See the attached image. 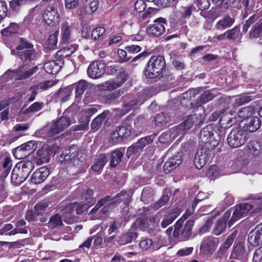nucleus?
<instances>
[{"label":"nucleus","instance_id":"ea45409f","mask_svg":"<svg viewBox=\"0 0 262 262\" xmlns=\"http://www.w3.org/2000/svg\"><path fill=\"white\" fill-rule=\"evenodd\" d=\"M144 99H142L138 100H130L128 101H124L123 105V110L124 111V113H126L130 111L131 109L134 108L137 105H140L143 103Z\"/></svg>","mask_w":262,"mask_h":262},{"label":"nucleus","instance_id":"4c0bfd02","mask_svg":"<svg viewBox=\"0 0 262 262\" xmlns=\"http://www.w3.org/2000/svg\"><path fill=\"white\" fill-rule=\"evenodd\" d=\"M234 22L233 18L229 16H225L216 23L215 28L217 30L225 29L231 26Z\"/></svg>","mask_w":262,"mask_h":262},{"label":"nucleus","instance_id":"aec40b11","mask_svg":"<svg viewBox=\"0 0 262 262\" xmlns=\"http://www.w3.org/2000/svg\"><path fill=\"white\" fill-rule=\"evenodd\" d=\"M227 111V110L225 111L224 115H222L220 119V124L221 125H224V126L222 127L220 130H219V132L222 134V136L223 137L225 134V130L223 128H229L237 121V118L236 117H232L233 115L230 111Z\"/></svg>","mask_w":262,"mask_h":262},{"label":"nucleus","instance_id":"bf43d9fd","mask_svg":"<svg viewBox=\"0 0 262 262\" xmlns=\"http://www.w3.org/2000/svg\"><path fill=\"white\" fill-rule=\"evenodd\" d=\"M105 32V29L103 27H97L94 29L92 32L91 36L94 40H96L101 37Z\"/></svg>","mask_w":262,"mask_h":262},{"label":"nucleus","instance_id":"39448f33","mask_svg":"<svg viewBox=\"0 0 262 262\" xmlns=\"http://www.w3.org/2000/svg\"><path fill=\"white\" fill-rule=\"evenodd\" d=\"M199 137L200 142L204 144L203 146L214 148L218 145L223 136H222V134L219 132L217 137H214L212 126L208 125L201 129Z\"/></svg>","mask_w":262,"mask_h":262},{"label":"nucleus","instance_id":"423d86ee","mask_svg":"<svg viewBox=\"0 0 262 262\" xmlns=\"http://www.w3.org/2000/svg\"><path fill=\"white\" fill-rule=\"evenodd\" d=\"M184 220L180 219L175 224L173 235L181 241L188 239L191 235V229L194 225L193 220L188 221L183 225Z\"/></svg>","mask_w":262,"mask_h":262},{"label":"nucleus","instance_id":"8fccbe9b","mask_svg":"<svg viewBox=\"0 0 262 262\" xmlns=\"http://www.w3.org/2000/svg\"><path fill=\"white\" fill-rule=\"evenodd\" d=\"M18 30V25L15 23H12L9 27L2 31L1 33L2 35L7 36L12 34L16 33Z\"/></svg>","mask_w":262,"mask_h":262},{"label":"nucleus","instance_id":"2eb2a0df","mask_svg":"<svg viewBox=\"0 0 262 262\" xmlns=\"http://www.w3.org/2000/svg\"><path fill=\"white\" fill-rule=\"evenodd\" d=\"M105 66L103 62L95 61L89 65L87 69V73L91 78H98L105 73Z\"/></svg>","mask_w":262,"mask_h":262},{"label":"nucleus","instance_id":"338daca9","mask_svg":"<svg viewBox=\"0 0 262 262\" xmlns=\"http://www.w3.org/2000/svg\"><path fill=\"white\" fill-rule=\"evenodd\" d=\"M127 51L122 50V49H118V55L119 57V62L120 63H123L124 62L128 61L131 59V57L127 56Z\"/></svg>","mask_w":262,"mask_h":262},{"label":"nucleus","instance_id":"e2e57ef3","mask_svg":"<svg viewBox=\"0 0 262 262\" xmlns=\"http://www.w3.org/2000/svg\"><path fill=\"white\" fill-rule=\"evenodd\" d=\"M86 7L89 12H94L98 8V0H85Z\"/></svg>","mask_w":262,"mask_h":262},{"label":"nucleus","instance_id":"cd10ccee","mask_svg":"<svg viewBox=\"0 0 262 262\" xmlns=\"http://www.w3.org/2000/svg\"><path fill=\"white\" fill-rule=\"evenodd\" d=\"M245 121L244 128L246 131L253 132L258 129L260 126V120L257 117L252 116Z\"/></svg>","mask_w":262,"mask_h":262},{"label":"nucleus","instance_id":"393cba45","mask_svg":"<svg viewBox=\"0 0 262 262\" xmlns=\"http://www.w3.org/2000/svg\"><path fill=\"white\" fill-rule=\"evenodd\" d=\"M62 64L63 62L60 60H51L44 64L43 68L47 73L55 74L60 70Z\"/></svg>","mask_w":262,"mask_h":262},{"label":"nucleus","instance_id":"20e7f679","mask_svg":"<svg viewBox=\"0 0 262 262\" xmlns=\"http://www.w3.org/2000/svg\"><path fill=\"white\" fill-rule=\"evenodd\" d=\"M165 66V61L163 57L152 56L144 69V75L148 78H156L162 73Z\"/></svg>","mask_w":262,"mask_h":262},{"label":"nucleus","instance_id":"7ed1b4c3","mask_svg":"<svg viewBox=\"0 0 262 262\" xmlns=\"http://www.w3.org/2000/svg\"><path fill=\"white\" fill-rule=\"evenodd\" d=\"M33 168L34 164L31 161L17 164L12 172V182L17 185L20 184L28 177Z\"/></svg>","mask_w":262,"mask_h":262},{"label":"nucleus","instance_id":"4be33fe9","mask_svg":"<svg viewBox=\"0 0 262 262\" xmlns=\"http://www.w3.org/2000/svg\"><path fill=\"white\" fill-rule=\"evenodd\" d=\"M50 174L49 170L45 167H42L36 170L32 175L31 182L33 183L37 184L43 182Z\"/></svg>","mask_w":262,"mask_h":262},{"label":"nucleus","instance_id":"473e14b6","mask_svg":"<svg viewBox=\"0 0 262 262\" xmlns=\"http://www.w3.org/2000/svg\"><path fill=\"white\" fill-rule=\"evenodd\" d=\"M123 152L120 149L113 151L110 155V166L112 167L117 166L121 161Z\"/></svg>","mask_w":262,"mask_h":262},{"label":"nucleus","instance_id":"1a4fd4ad","mask_svg":"<svg viewBox=\"0 0 262 262\" xmlns=\"http://www.w3.org/2000/svg\"><path fill=\"white\" fill-rule=\"evenodd\" d=\"M117 70L118 72L117 76L115 78L110 79L103 84L104 90L113 91L121 86L126 80L128 75L125 69L123 68H120Z\"/></svg>","mask_w":262,"mask_h":262},{"label":"nucleus","instance_id":"a878e982","mask_svg":"<svg viewBox=\"0 0 262 262\" xmlns=\"http://www.w3.org/2000/svg\"><path fill=\"white\" fill-rule=\"evenodd\" d=\"M195 8L193 5L181 6L175 11L176 16L181 19H186L190 17Z\"/></svg>","mask_w":262,"mask_h":262},{"label":"nucleus","instance_id":"49530a36","mask_svg":"<svg viewBox=\"0 0 262 262\" xmlns=\"http://www.w3.org/2000/svg\"><path fill=\"white\" fill-rule=\"evenodd\" d=\"M169 117L163 113L157 114L154 119L155 124L156 126L161 127L169 121Z\"/></svg>","mask_w":262,"mask_h":262},{"label":"nucleus","instance_id":"13d9d810","mask_svg":"<svg viewBox=\"0 0 262 262\" xmlns=\"http://www.w3.org/2000/svg\"><path fill=\"white\" fill-rule=\"evenodd\" d=\"M185 131L186 130L183 127V125L180 124V125L174 127L170 132H169V134L171 140H172L177 136L181 134L183 135Z\"/></svg>","mask_w":262,"mask_h":262},{"label":"nucleus","instance_id":"c9c22d12","mask_svg":"<svg viewBox=\"0 0 262 262\" xmlns=\"http://www.w3.org/2000/svg\"><path fill=\"white\" fill-rule=\"evenodd\" d=\"M93 191L91 189H88L83 192L82 195V203L87 204L89 206L94 205L96 202V199L93 197Z\"/></svg>","mask_w":262,"mask_h":262},{"label":"nucleus","instance_id":"0e129e2a","mask_svg":"<svg viewBox=\"0 0 262 262\" xmlns=\"http://www.w3.org/2000/svg\"><path fill=\"white\" fill-rule=\"evenodd\" d=\"M121 141L120 135L119 134V132L117 128H116L115 130L113 131L110 136L109 142L113 144H116Z\"/></svg>","mask_w":262,"mask_h":262},{"label":"nucleus","instance_id":"a19ab883","mask_svg":"<svg viewBox=\"0 0 262 262\" xmlns=\"http://www.w3.org/2000/svg\"><path fill=\"white\" fill-rule=\"evenodd\" d=\"M107 162V159L104 154L100 155L94 164L92 166V169L95 172H99L103 168Z\"/></svg>","mask_w":262,"mask_h":262},{"label":"nucleus","instance_id":"c85d7f7f","mask_svg":"<svg viewBox=\"0 0 262 262\" xmlns=\"http://www.w3.org/2000/svg\"><path fill=\"white\" fill-rule=\"evenodd\" d=\"M248 241L250 245L253 246L262 244V235L260 232L258 231L257 227L249 233Z\"/></svg>","mask_w":262,"mask_h":262},{"label":"nucleus","instance_id":"2f4dec72","mask_svg":"<svg viewBox=\"0 0 262 262\" xmlns=\"http://www.w3.org/2000/svg\"><path fill=\"white\" fill-rule=\"evenodd\" d=\"M137 236L138 235L137 232L129 231L119 237L117 242L120 245H123L131 243L132 241L135 239Z\"/></svg>","mask_w":262,"mask_h":262},{"label":"nucleus","instance_id":"37998d69","mask_svg":"<svg viewBox=\"0 0 262 262\" xmlns=\"http://www.w3.org/2000/svg\"><path fill=\"white\" fill-rule=\"evenodd\" d=\"M44 103L42 102H35L32 103L27 109H26L24 114H30L35 113L41 110L44 106Z\"/></svg>","mask_w":262,"mask_h":262},{"label":"nucleus","instance_id":"6e6552de","mask_svg":"<svg viewBox=\"0 0 262 262\" xmlns=\"http://www.w3.org/2000/svg\"><path fill=\"white\" fill-rule=\"evenodd\" d=\"M213 149L203 146L198 150L194 159V164L196 168L201 169L206 164L213 154Z\"/></svg>","mask_w":262,"mask_h":262},{"label":"nucleus","instance_id":"ddd939ff","mask_svg":"<svg viewBox=\"0 0 262 262\" xmlns=\"http://www.w3.org/2000/svg\"><path fill=\"white\" fill-rule=\"evenodd\" d=\"M78 149L76 147L72 146L66 150L65 154L61 156V158H63L61 161H64L74 167H80L82 164L83 161L78 157Z\"/></svg>","mask_w":262,"mask_h":262},{"label":"nucleus","instance_id":"dca6fc26","mask_svg":"<svg viewBox=\"0 0 262 262\" xmlns=\"http://www.w3.org/2000/svg\"><path fill=\"white\" fill-rule=\"evenodd\" d=\"M154 23V25L147 28V33L156 36L161 35L165 31L164 25L166 24V20L162 17H159L155 20Z\"/></svg>","mask_w":262,"mask_h":262},{"label":"nucleus","instance_id":"f704fd0d","mask_svg":"<svg viewBox=\"0 0 262 262\" xmlns=\"http://www.w3.org/2000/svg\"><path fill=\"white\" fill-rule=\"evenodd\" d=\"M108 113V111H104L102 113L97 116L91 123L92 129L95 130H98L101 126Z\"/></svg>","mask_w":262,"mask_h":262},{"label":"nucleus","instance_id":"c03bdc74","mask_svg":"<svg viewBox=\"0 0 262 262\" xmlns=\"http://www.w3.org/2000/svg\"><path fill=\"white\" fill-rule=\"evenodd\" d=\"M76 85V97H78L81 96L88 87V83L84 80H80L78 81Z\"/></svg>","mask_w":262,"mask_h":262},{"label":"nucleus","instance_id":"9b49d317","mask_svg":"<svg viewBox=\"0 0 262 262\" xmlns=\"http://www.w3.org/2000/svg\"><path fill=\"white\" fill-rule=\"evenodd\" d=\"M43 21L48 26H54L58 24L60 15L57 9L53 6H47L42 14Z\"/></svg>","mask_w":262,"mask_h":262},{"label":"nucleus","instance_id":"79ce46f5","mask_svg":"<svg viewBox=\"0 0 262 262\" xmlns=\"http://www.w3.org/2000/svg\"><path fill=\"white\" fill-rule=\"evenodd\" d=\"M253 114L254 108L251 106L243 107L238 112V116L239 118L243 119L245 121L250 117H252Z\"/></svg>","mask_w":262,"mask_h":262},{"label":"nucleus","instance_id":"bb28decb","mask_svg":"<svg viewBox=\"0 0 262 262\" xmlns=\"http://www.w3.org/2000/svg\"><path fill=\"white\" fill-rule=\"evenodd\" d=\"M74 28L72 25L67 21H64L61 24V35L62 41L64 43L68 42L71 39L72 34Z\"/></svg>","mask_w":262,"mask_h":262},{"label":"nucleus","instance_id":"b1692460","mask_svg":"<svg viewBox=\"0 0 262 262\" xmlns=\"http://www.w3.org/2000/svg\"><path fill=\"white\" fill-rule=\"evenodd\" d=\"M76 206V203H70L63 209V219L65 223L70 224L74 222L75 216L73 213Z\"/></svg>","mask_w":262,"mask_h":262},{"label":"nucleus","instance_id":"0eeeda50","mask_svg":"<svg viewBox=\"0 0 262 262\" xmlns=\"http://www.w3.org/2000/svg\"><path fill=\"white\" fill-rule=\"evenodd\" d=\"M248 138L247 132L240 127L233 128L227 137L228 145L237 148L244 145Z\"/></svg>","mask_w":262,"mask_h":262},{"label":"nucleus","instance_id":"680f3d73","mask_svg":"<svg viewBox=\"0 0 262 262\" xmlns=\"http://www.w3.org/2000/svg\"><path fill=\"white\" fill-rule=\"evenodd\" d=\"M262 30V20H259L254 26L253 31L250 34L251 37H258Z\"/></svg>","mask_w":262,"mask_h":262},{"label":"nucleus","instance_id":"774afa93","mask_svg":"<svg viewBox=\"0 0 262 262\" xmlns=\"http://www.w3.org/2000/svg\"><path fill=\"white\" fill-rule=\"evenodd\" d=\"M169 199V198L167 194L162 195L161 198L154 204V209L157 210L164 206L168 201Z\"/></svg>","mask_w":262,"mask_h":262},{"label":"nucleus","instance_id":"864d4df0","mask_svg":"<svg viewBox=\"0 0 262 262\" xmlns=\"http://www.w3.org/2000/svg\"><path fill=\"white\" fill-rule=\"evenodd\" d=\"M226 38L229 40H235L239 35V29L238 27H235L232 29L229 30L225 32Z\"/></svg>","mask_w":262,"mask_h":262},{"label":"nucleus","instance_id":"9d476101","mask_svg":"<svg viewBox=\"0 0 262 262\" xmlns=\"http://www.w3.org/2000/svg\"><path fill=\"white\" fill-rule=\"evenodd\" d=\"M205 118V114L204 108L199 107L197 108L196 113L189 115L181 124L186 131L190 129L193 125H200L203 123Z\"/></svg>","mask_w":262,"mask_h":262},{"label":"nucleus","instance_id":"58836bf2","mask_svg":"<svg viewBox=\"0 0 262 262\" xmlns=\"http://www.w3.org/2000/svg\"><path fill=\"white\" fill-rule=\"evenodd\" d=\"M178 215V213L176 211H171L167 214L164 215L161 222V226L165 228L169 224L172 223L173 221L177 217Z\"/></svg>","mask_w":262,"mask_h":262},{"label":"nucleus","instance_id":"412c9836","mask_svg":"<svg viewBox=\"0 0 262 262\" xmlns=\"http://www.w3.org/2000/svg\"><path fill=\"white\" fill-rule=\"evenodd\" d=\"M215 247V242L214 239L210 237H206L201 243L200 250L204 254H212Z\"/></svg>","mask_w":262,"mask_h":262},{"label":"nucleus","instance_id":"4d7b16f0","mask_svg":"<svg viewBox=\"0 0 262 262\" xmlns=\"http://www.w3.org/2000/svg\"><path fill=\"white\" fill-rule=\"evenodd\" d=\"M38 70V68L37 66L34 67L33 68L20 74L19 77L17 79L23 80L28 78L36 73Z\"/></svg>","mask_w":262,"mask_h":262},{"label":"nucleus","instance_id":"f3484780","mask_svg":"<svg viewBox=\"0 0 262 262\" xmlns=\"http://www.w3.org/2000/svg\"><path fill=\"white\" fill-rule=\"evenodd\" d=\"M51 152V148L48 145H44L36 152L34 161L38 165L48 163L50 161V156Z\"/></svg>","mask_w":262,"mask_h":262},{"label":"nucleus","instance_id":"5fc2aeb1","mask_svg":"<svg viewBox=\"0 0 262 262\" xmlns=\"http://www.w3.org/2000/svg\"><path fill=\"white\" fill-rule=\"evenodd\" d=\"M130 198L131 195L130 193L127 192L125 190L121 191L120 193L117 194L114 197V198H120V200L118 202V203L121 201H123L124 203L126 205L128 204L129 203Z\"/></svg>","mask_w":262,"mask_h":262},{"label":"nucleus","instance_id":"c756f323","mask_svg":"<svg viewBox=\"0 0 262 262\" xmlns=\"http://www.w3.org/2000/svg\"><path fill=\"white\" fill-rule=\"evenodd\" d=\"M198 91L196 90H190L187 92L184 93L182 98L181 99V104L186 107H188L189 106L193 105L192 101V98L194 95L198 94Z\"/></svg>","mask_w":262,"mask_h":262},{"label":"nucleus","instance_id":"052dcab7","mask_svg":"<svg viewBox=\"0 0 262 262\" xmlns=\"http://www.w3.org/2000/svg\"><path fill=\"white\" fill-rule=\"evenodd\" d=\"M247 150L250 156H257L260 152L259 146L257 144L249 143L247 146Z\"/></svg>","mask_w":262,"mask_h":262},{"label":"nucleus","instance_id":"69168bd1","mask_svg":"<svg viewBox=\"0 0 262 262\" xmlns=\"http://www.w3.org/2000/svg\"><path fill=\"white\" fill-rule=\"evenodd\" d=\"M236 236V233H233L231 234L230 235L228 236L225 242L223 245H221L220 247L225 249V250H228V249L230 248L232 244L233 243L234 238Z\"/></svg>","mask_w":262,"mask_h":262},{"label":"nucleus","instance_id":"f257e3e1","mask_svg":"<svg viewBox=\"0 0 262 262\" xmlns=\"http://www.w3.org/2000/svg\"><path fill=\"white\" fill-rule=\"evenodd\" d=\"M253 207L250 204L243 203L232 209V214L231 210L226 211L223 216L215 223L213 233L216 235L222 234L226 228L227 222L229 227H231L235 222L245 217Z\"/></svg>","mask_w":262,"mask_h":262},{"label":"nucleus","instance_id":"09e8293b","mask_svg":"<svg viewBox=\"0 0 262 262\" xmlns=\"http://www.w3.org/2000/svg\"><path fill=\"white\" fill-rule=\"evenodd\" d=\"M29 2L28 0H12L9 3L11 9L14 12L19 11L21 6Z\"/></svg>","mask_w":262,"mask_h":262},{"label":"nucleus","instance_id":"4468645a","mask_svg":"<svg viewBox=\"0 0 262 262\" xmlns=\"http://www.w3.org/2000/svg\"><path fill=\"white\" fill-rule=\"evenodd\" d=\"M71 124V120L63 115L53 122L49 131V135L53 136L66 129Z\"/></svg>","mask_w":262,"mask_h":262},{"label":"nucleus","instance_id":"f03ea898","mask_svg":"<svg viewBox=\"0 0 262 262\" xmlns=\"http://www.w3.org/2000/svg\"><path fill=\"white\" fill-rule=\"evenodd\" d=\"M13 55L17 56L22 62L28 64L35 60L38 57V53L34 49L33 45L26 39L20 38L19 43L15 49L11 50Z\"/></svg>","mask_w":262,"mask_h":262},{"label":"nucleus","instance_id":"a211bd4d","mask_svg":"<svg viewBox=\"0 0 262 262\" xmlns=\"http://www.w3.org/2000/svg\"><path fill=\"white\" fill-rule=\"evenodd\" d=\"M152 141V137L150 136L141 138L127 148L126 152L127 156H130L133 153L139 152L146 145L151 143Z\"/></svg>","mask_w":262,"mask_h":262},{"label":"nucleus","instance_id":"f8f14e48","mask_svg":"<svg viewBox=\"0 0 262 262\" xmlns=\"http://www.w3.org/2000/svg\"><path fill=\"white\" fill-rule=\"evenodd\" d=\"M37 147V142L35 141H28L16 147L13 154L17 159H24L30 155Z\"/></svg>","mask_w":262,"mask_h":262},{"label":"nucleus","instance_id":"6ab92c4d","mask_svg":"<svg viewBox=\"0 0 262 262\" xmlns=\"http://www.w3.org/2000/svg\"><path fill=\"white\" fill-rule=\"evenodd\" d=\"M247 255V250L243 242H235L234 244L230 258L236 260H242Z\"/></svg>","mask_w":262,"mask_h":262},{"label":"nucleus","instance_id":"3c124183","mask_svg":"<svg viewBox=\"0 0 262 262\" xmlns=\"http://www.w3.org/2000/svg\"><path fill=\"white\" fill-rule=\"evenodd\" d=\"M49 226L51 228H54L62 225L61 217L56 214L52 216L49 222Z\"/></svg>","mask_w":262,"mask_h":262},{"label":"nucleus","instance_id":"a18cd8bd","mask_svg":"<svg viewBox=\"0 0 262 262\" xmlns=\"http://www.w3.org/2000/svg\"><path fill=\"white\" fill-rule=\"evenodd\" d=\"M214 98V95L210 91H205L200 97L197 102L198 108L201 107V106L207 102L212 100Z\"/></svg>","mask_w":262,"mask_h":262},{"label":"nucleus","instance_id":"de8ad7c7","mask_svg":"<svg viewBox=\"0 0 262 262\" xmlns=\"http://www.w3.org/2000/svg\"><path fill=\"white\" fill-rule=\"evenodd\" d=\"M116 128L119 132V134L120 135L122 140L124 138H126L130 135L132 126L130 125H123Z\"/></svg>","mask_w":262,"mask_h":262},{"label":"nucleus","instance_id":"72a5a7b5","mask_svg":"<svg viewBox=\"0 0 262 262\" xmlns=\"http://www.w3.org/2000/svg\"><path fill=\"white\" fill-rule=\"evenodd\" d=\"M99 108V107L98 106H91L90 107L86 108L81 111L79 114V117L81 119H83L85 121L86 120H88V122L89 123L91 117L96 113Z\"/></svg>","mask_w":262,"mask_h":262},{"label":"nucleus","instance_id":"e433bc0d","mask_svg":"<svg viewBox=\"0 0 262 262\" xmlns=\"http://www.w3.org/2000/svg\"><path fill=\"white\" fill-rule=\"evenodd\" d=\"M72 91V89L71 86L61 88L55 94V96L58 100L62 102H65L68 99L69 96L71 95Z\"/></svg>","mask_w":262,"mask_h":262},{"label":"nucleus","instance_id":"5701e85b","mask_svg":"<svg viewBox=\"0 0 262 262\" xmlns=\"http://www.w3.org/2000/svg\"><path fill=\"white\" fill-rule=\"evenodd\" d=\"M182 163L180 155H176L169 158L163 166V170L165 173H168L170 171L174 169Z\"/></svg>","mask_w":262,"mask_h":262},{"label":"nucleus","instance_id":"6e6d98bb","mask_svg":"<svg viewBox=\"0 0 262 262\" xmlns=\"http://www.w3.org/2000/svg\"><path fill=\"white\" fill-rule=\"evenodd\" d=\"M249 199L256 201L258 207L255 209V212H259L262 209V193L251 194L249 196Z\"/></svg>","mask_w":262,"mask_h":262},{"label":"nucleus","instance_id":"7c9ffc66","mask_svg":"<svg viewBox=\"0 0 262 262\" xmlns=\"http://www.w3.org/2000/svg\"><path fill=\"white\" fill-rule=\"evenodd\" d=\"M76 45H67L56 53L57 58H64L71 55L76 50Z\"/></svg>","mask_w":262,"mask_h":262},{"label":"nucleus","instance_id":"603ef678","mask_svg":"<svg viewBox=\"0 0 262 262\" xmlns=\"http://www.w3.org/2000/svg\"><path fill=\"white\" fill-rule=\"evenodd\" d=\"M57 36L58 32H55L54 33L50 35L47 40L48 48L51 50L56 48L57 44Z\"/></svg>","mask_w":262,"mask_h":262}]
</instances>
